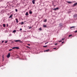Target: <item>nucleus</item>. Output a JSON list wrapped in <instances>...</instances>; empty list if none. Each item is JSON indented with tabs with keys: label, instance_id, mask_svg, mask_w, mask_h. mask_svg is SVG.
I'll use <instances>...</instances> for the list:
<instances>
[{
	"label": "nucleus",
	"instance_id": "f257e3e1",
	"mask_svg": "<svg viewBox=\"0 0 77 77\" xmlns=\"http://www.w3.org/2000/svg\"><path fill=\"white\" fill-rule=\"evenodd\" d=\"M10 56V53H9L7 57H8V58H9V57Z\"/></svg>",
	"mask_w": 77,
	"mask_h": 77
},
{
	"label": "nucleus",
	"instance_id": "f03ea898",
	"mask_svg": "<svg viewBox=\"0 0 77 77\" xmlns=\"http://www.w3.org/2000/svg\"><path fill=\"white\" fill-rule=\"evenodd\" d=\"M77 5V2L75 3L73 5V7H74V6H75L76 5Z\"/></svg>",
	"mask_w": 77,
	"mask_h": 77
},
{
	"label": "nucleus",
	"instance_id": "7ed1b4c3",
	"mask_svg": "<svg viewBox=\"0 0 77 77\" xmlns=\"http://www.w3.org/2000/svg\"><path fill=\"white\" fill-rule=\"evenodd\" d=\"M73 17L74 18H75V17H77V14H75L73 15Z\"/></svg>",
	"mask_w": 77,
	"mask_h": 77
},
{
	"label": "nucleus",
	"instance_id": "20e7f679",
	"mask_svg": "<svg viewBox=\"0 0 77 77\" xmlns=\"http://www.w3.org/2000/svg\"><path fill=\"white\" fill-rule=\"evenodd\" d=\"M15 20H16V23H18V19L17 18Z\"/></svg>",
	"mask_w": 77,
	"mask_h": 77
},
{
	"label": "nucleus",
	"instance_id": "39448f33",
	"mask_svg": "<svg viewBox=\"0 0 77 77\" xmlns=\"http://www.w3.org/2000/svg\"><path fill=\"white\" fill-rule=\"evenodd\" d=\"M50 51V49H48L47 50H46L45 51H44V52H45V51H46V52H48Z\"/></svg>",
	"mask_w": 77,
	"mask_h": 77
},
{
	"label": "nucleus",
	"instance_id": "423d86ee",
	"mask_svg": "<svg viewBox=\"0 0 77 77\" xmlns=\"http://www.w3.org/2000/svg\"><path fill=\"white\" fill-rule=\"evenodd\" d=\"M2 61L3 62L4 61V55H3L2 56Z\"/></svg>",
	"mask_w": 77,
	"mask_h": 77
},
{
	"label": "nucleus",
	"instance_id": "0eeeda50",
	"mask_svg": "<svg viewBox=\"0 0 77 77\" xmlns=\"http://www.w3.org/2000/svg\"><path fill=\"white\" fill-rule=\"evenodd\" d=\"M25 15H26V16H28L29 15V13H28V12H26V14H25Z\"/></svg>",
	"mask_w": 77,
	"mask_h": 77
},
{
	"label": "nucleus",
	"instance_id": "6e6552de",
	"mask_svg": "<svg viewBox=\"0 0 77 77\" xmlns=\"http://www.w3.org/2000/svg\"><path fill=\"white\" fill-rule=\"evenodd\" d=\"M35 0H33L32 1V3L33 4H35Z\"/></svg>",
	"mask_w": 77,
	"mask_h": 77
},
{
	"label": "nucleus",
	"instance_id": "1a4fd4ad",
	"mask_svg": "<svg viewBox=\"0 0 77 77\" xmlns=\"http://www.w3.org/2000/svg\"><path fill=\"white\" fill-rule=\"evenodd\" d=\"M57 9H59V8H54L53 9V10H54L55 11H56V10H57Z\"/></svg>",
	"mask_w": 77,
	"mask_h": 77
},
{
	"label": "nucleus",
	"instance_id": "9d476101",
	"mask_svg": "<svg viewBox=\"0 0 77 77\" xmlns=\"http://www.w3.org/2000/svg\"><path fill=\"white\" fill-rule=\"evenodd\" d=\"M12 16H13V15L12 14H11L9 17V18H12Z\"/></svg>",
	"mask_w": 77,
	"mask_h": 77
},
{
	"label": "nucleus",
	"instance_id": "9b49d317",
	"mask_svg": "<svg viewBox=\"0 0 77 77\" xmlns=\"http://www.w3.org/2000/svg\"><path fill=\"white\" fill-rule=\"evenodd\" d=\"M20 41V40H15V42H18V41Z\"/></svg>",
	"mask_w": 77,
	"mask_h": 77
},
{
	"label": "nucleus",
	"instance_id": "f8f14e48",
	"mask_svg": "<svg viewBox=\"0 0 77 77\" xmlns=\"http://www.w3.org/2000/svg\"><path fill=\"white\" fill-rule=\"evenodd\" d=\"M29 14H32V11H29Z\"/></svg>",
	"mask_w": 77,
	"mask_h": 77
},
{
	"label": "nucleus",
	"instance_id": "ddd939ff",
	"mask_svg": "<svg viewBox=\"0 0 77 77\" xmlns=\"http://www.w3.org/2000/svg\"><path fill=\"white\" fill-rule=\"evenodd\" d=\"M28 27H29V29H31V28H32V26H28Z\"/></svg>",
	"mask_w": 77,
	"mask_h": 77
},
{
	"label": "nucleus",
	"instance_id": "4468645a",
	"mask_svg": "<svg viewBox=\"0 0 77 77\" xmlns=\"http://www.w3.org/2000/svg\"><path fill=\"white\" fill-rule=\"evenodd\" d=\"M26 48H28L29 49H30V48L28 46H26Z\"/></svg>",
	"mask_w": 77,
	"mask_h": 77
},
{
	"label": "nucleus",
	"instance_id": "2eb2a0df",
	"mask_svg": "<svg viewBox=\"0 0 77 77\" xmlns=\"http://www.w3.org/2000/svg\"><path fill=\"white\" fill-rule=\"evenodd\" d=\"M3 26L4 27H5V26H6V25L5 24H3Z\"/></svg>",
	"mask_w": 77,
	"mask_h": 77
},
{
	"label": "nucleus",
	"instance_id": "dca6fc26",
	"mask_svg": "<svg viewBox=\"0 0 77 77\" xmlns=\"http://www.w3.org/2000/svg\"><path fill=\"white\" fill-rule=\"evenodd\" d=\"M43 21H44V22H47V19H45V20H44Z\"/></svg>",
	"mask_w": 77,
	"mask_h": 77
},
{
	"label": "nucleus",
	"instance_id": "f3484780",
	"mask_svg": "<svg viewBox=\"0 0 77 77\" xmlns=\"http://www.w3.org/2000/svg\"><path fill=\"white\" fill-rule=\"evenodd\" d=\"M43 47H45V48H46V47H47V45L46 46H43Z\"/></svg>",
	"mask_w": 77,
	"mask_h": 77
},
{
	"label": "nucleus",
	"instance_id": "a211bd4d",
	"mask_svg": "<svg viewBox=\"0 0 77 77\" xmlns=\"http://www.w3.org/2000/svg\"><path fill=\"white\" fill-rule=\"evenodd\" d=\"M16 49H19V47H15Z\"/></svg>",
	"mask_w": 77,
	"mask_h": 77
},
{
	"label": "nucleus",
	"instance_id": "6ab92c4d",
	"mask_svg": "<svg viewBox=\"0 0 77 77\" xmlns=\"http://www.w3.org/2000/svg\"><path fill=\"white\" fill-rule=\"evenodd\" d=\"M43 27H47V26L45 25H44L43 26Z\"/></svg>",
	"mask_w": 77,
	"mask_h": 77
},
{
	"label": "nucleus",
	"instance_id": "aec40b11",
	"mask_svg": "<svg viewBox=\"0 0 77 77\" xmlns=\"http://www.w3.org/2000/svg\"><path fill=\"white\" fill-rule=\"evenodd\" d=\"M24 24V22H22L21 23V25H23Z\"/></svg>",
	"mask_w": 77,
	"mask_h": 77
},
{
	"label": "nucleus",
	"instance_id": "412c9836",
	"mask_svg": "<svg viewBox=\"0 0 77 77\" xmlns=\"http://www.w3.org/2000/svg\"><path fill=\"white\" fill-rule=\"evenodd\" d=\"M74 27H75V26H72L71 27L70 29H72V28H74Z\"/></svg>",
	"mask_w": 77,
	"mask_h": 77
},
{
	"label": "nucleus",
	"instance_id": "4be33fe9",
	"mask_svg": "<svg viewBox=\"0 0 77 77\" xmlns=\"http://www.w3.org/2000/svg\"><path fill=\"white\" fill-rule=\"evenodd\" d=\"M67 3H72V2H67Z\"/></svg>",
	"mask_w": 77,
	"mask_h": 77
},
{
	"label": "nucleus",
	"instance_id": "5701e85b",
	"mask_svg": "<svg viewBox=\"0 0 77 77\" xmlns=\"http://www.w3.org/2000/svg\"><path fill=\"white\" fill-rule=\"evenodd\" d=\"M38 30H42V29H41V28H39Z\"/></svg>",
	"mask_w": 77,
	"mask_h": 77
},
{
	"label": "nucleus",
	"instance_id": "b1692460",
	"mask_svg": "<svg viewBox=\"0 0 77 77\" xmlns=\"http://www.w3.org/2000/svg\"><path fill=\"white\" fill-rule=\"evenodd\" d=\"M70 36H72V35H69V37H70Z\"/></svg>",
	"mask_w": 77,
	"mask_h": 77
},
{
	"label": "nucleus",
	"instance_id": "393cba45",
	"mask_svg": "<svg viewBox=\"0 0 77 77\" xmlns=\"http://www.w3.org/2000/svg\"><path fill=\"white\" fill-rule=\"evenodd\" d=\"M16 32V30H14V31H13V32H14V33H15V32Z\"/></svg>",
	"mask_w": 77,
	"mask_h": 77
},
{
	"label": "nucleus",
	"instance_id": "a878e982",
	"mask_svg": "<svg viewBox=\"0 0 77 77\" xmlns=\"http://www.w3.org/2000/svg\"><path fill=\"white\" fill-rule=\"evenodd\" d=\"M15 47H14L12 48V49H15Z\"/></svg>",
	"mask_w": 77,
	"mask_h": 77
},
{
	"label": "nucleus",
	"instance_id": "bb28decb",
	"mask_svg": "<svg viewBox=\"0 0 77 77\" xmlns=\"http://www.w3.org/2000/svg\"><path fill=\"white\" fill-rule=\"evenodd\" d=\"M54 50H55V49H56V50H57V49H56V48H53Z\"/></svg>",
	"mask_w": 77,
	"mask_h": 77
},
{
	"label": "nucleus",
	"instance_id": "cd10ccee",
	"mask_svg": "<svg viewBox=\"0 0 77 77\" xmlns=\"http://www.w3.org/2000/svg\"><path fill=\"white\" fill-rule=\"evenodd\" d=\"M12 49H10V50H9V51H12Z\"/></svg>",
	"mask_w": 77,
	"mask_h": 77
},
{
	"label": "nucleus",
	"instance_id": "c85d7f7f",
	"mask_svg": "<svg viewBox=\"0 0 77 77\" xmlns=\"http://www.w3.org/2000/svg\"><path fill=\"white\" fill-rule=\"evenodd\" d=\"M15 11H16V12H17V11H18V10H17V9H15Z\"/></svg>",
	"mask_w": 77,
	"mask_h": 77
},
{
	"label": "nucleus",
	"instance_id": "c756f323",
	"mask_svg": "<svg viewBox=\"0 0 77 77\" xmlns=\"http://www.w3.org/2000/svg\"><path fill=\"white\" fill-rule=\"evenodd\" d=\"M8 26H9V25H8V24H7V27H8Z\"/></svg>",
	"mask_w": 77,
	"mask_h": 77
},
{
	"label": "nucleus",
	"instance_id": "7c9ffc66",
	"mask_svg": "<svg viewBox=\"0 0 77 77\" xmlns=\"http://www.w3.org/2000/svg\"><path fill=\"white\" fill-rule=\"evenodd\" d=\"M8 42V41H7L5 42V43H7Z\"/></svg>",
	"mask_w": 77,
	"mask_h": 77
},
{
	"label": "nucleus",
	"instance_id": "2f4dec72",
	"mask_svg": "<svg viewBox=\"0 0 77 77\" xmlns=\"http://www.w3.org/2000/svg\"><path fill=\"white\" fill-rule=\"evenodd\" d=\"M58 45L57 43H56V44H54V45Z\"/></svg>",
	"mask_w": 77,
	"mask_h": 77
},
{
	"label": "nucleus",
	"instance_id": "473e14b6",
	"mask_svg": "<svg viewBox=\"0 0 77 77\" xmlns=\"http://www.w3.org/2000/svg\"><path fill=\"white\" fill-rule=\"evenodd\" d=\"M20 31H21V30H22V29L20 28Z\"/></svg>",
	"mask_w": 77,
	"mask_h": 77
},
{
	"label": "nucleus",
	"instance_id": "72a5a7b5",
	"mask_svg": "<svg viewBox=\"0 0 77 77\" xmlns=\"http://www.w3.org/2000/svg\"><path fill=\"white\" fill-rule=\"evenodd\" d=\"M77 30L75 31V33H77Z\"/></svg>",
	"mask_w": 77,
	"mask_h": 77
},
{
	"label": "nucleus",
	"instance_id": "f704fd0d",
	"mask_svg": "<svg viewBox=\"0 0 77 77\" xmlns=\"http://www.w3.org/2000/svg\"><path fill=\"white\" fill-rule=\"evenodd\" d=\"M0 2H3V0H0Z\"/></svg>",
	"mask_w": 77,
	"mask_h": 77
},
{
	"label": "nucleus",
	"instance_id": "c9c22d12",
	"mask_svg": "<svg viewBox=\"0 0 77 77\" xmlns=\"http://www.w3.org/2000/svg\"><path fill=\"white\" fill-rule=\"evenodd\" d=\"M62 41H63V40H64V38H62Z\"/></svg>",
	"mask_w": 77,
	"mask_h": 77
},
{
	"label": "nucleus",
	"instance_id": "e433bc0d",
	"mask_svg": "<svg viewBox=\"0 0 77 77\" xmlns=\"http://www.w3.org/2000/svg\"><path fill=\"white\" fill-rule=\"evenodd\" d=\"M59 42H62V41H59Z\"/></svg>",
	"mask_w": 77,
	"mask_h": 77
},
{
	"label": "nucleus",
	"instance_id": "4c0bfd02",
	"mask_svg": "<svg viewBox=\"0 0 77 77\" xmlns=\"http://www.w3.org/2000/svg\"><path fill=\"white\" fill-rule=\"evenodd\" d=\"M20 42V43H21V42H22V43L23 42Z\"/></svg>",
	"mask_w": 77,
	"mask_h": 77
},
{
	"label": "nucleus",
	"instance_id": "58836bf2",
	"mask_svg": "<svg viewBox=\"0 0 77 77\" xmlns=\"http://www.w3.org/2000/svg\"><path fill=\"white\" fill-rule=\"evenodd\" d=\"M28 45H29V46H30V44H28Z\"/></svg>",
	"mask_w": 77,
	"mask_h": 77
},
{
	"label": "nucleus",
	"instance_id": "ea45409f",
	"mask_svg": "<svg viewBox=\"0 0 77 77\" xmlns=\"http://www.w3.org/2000/svg\"><path fill=\"white\" fill-rule=\"evenodd\" d=\"M3 42H4V41H2V43H3Z\"/></svg>",
	"mask_w": 77,
	"mask_h": 77
},
{
	"label": "nucleus",
	"instance_id": "a19ab883",
	"mask_svg": "<svg viewBox=\"0 0 77 77\" xmlns=\"http://www.w3.org/2000/svg\"><path fill=\"white\" fill-rule=\"evenodd\" d=\"M64 42H62L61 44H63V43Z\"/></svg>",
	"mask_w": 77,
	"mask_h": 77
},
{
	"label": "nucleus",
	"instance_id": "79ce46f5",
	"mask_svg": "<svg viewBox=\"0 0 77 77\" xmlns=\"http://www.w3.org/2000/svg\"><path fill=\"white\" fill-rule=\"evenodd\" d=\"M48 42H47L45 44H47V43H48Z\"/></svg>",
	"mask_w": 77,
	"mask_h": 77
},
{
	"label": "nucleus",
	"instance_id": "37998d69",
	"mask_svg": "<svg viewBox=\"0 0 77 77\" xmlns=\"http://www.w3.org/2000/svg\"><path fill=\"white\" fill-rule=\"evenodd\" d=\"M3 10H2V11H1V12H3Z\"/></svg>",
	"mask_w": 77,
	"mask_h": 77
},
{
	"label": "nucleus",
	"instance_id": "c03bdc74",
	"mask_svg": "<svg viewBox=\"0 0 77 77\" xmlns=\"http://www.w3.org/2000/svg\"><path fill=\"white\" fill-rule=\"evenodd\" d=\"M21 23H19V24H21Z\"/></svg>",
	"mask_w": 77,
	"mask_h": 77
},
{
	"label": "nucleus",
	"instance_id": "a18cd8bd",
	"mask_svg": "<svg viewBox=\"0 0 77 77\" xmlns=\"http://www.w3.org/2000/svg\"><path fill=\"white\" fill-rule=\"evenodd\" d=\"M14 7V6H12V8H13Z\"/></svg>",
	"mask_w": 77,
	"mask_h": 77
},
{
	"label": "nucleus",
	"instance_id": "49530a36",
	"mask_svg": "<svg viewBox=\"0 0 77 77\" xmlns=\"http://www.w3.org/2000/svg\"><path fill=\"white\" fill-rule=\"evenodd\" d=\"M12 6V5H11L10 6Z\"/></svg>",
	"mask_w": 77,
	"mask_h": 77
}]
</instances>
